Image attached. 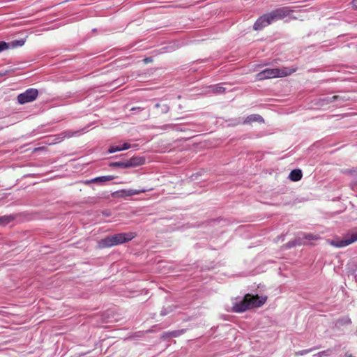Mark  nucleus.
<instances>
[{"label": "nucleus", "instance_id": "obj_1", "mask_svg": "<svg viewBox=\"0 0 357 357\" xmlns=\"http://www.w3.org/2000/svg\"><path fill=\"white\" fill-rule=\"evenodd\" d=\"M291 10L287 7H282L273 10L271 13L260 17L255 23L254 29L261 30L264 27L271 24L278 20H282L288 16Z\"/></svg>", "mask_w": 357, "mask_h": 357}, {"label": "nucleus", "instance_id": "obj_2", "mask_svg": "<svg viewBox=\"0 0 357 357\" xmlns=\"http://www.w3.org/2000/svg\"><path fill=\"white\" fill-rule=\"evenodd\" d=\"M266 296L247 294L243 300L234 305L233 310L236 312H243L248 309L260 307L266 301Z\"/></svg>", "mask_w": 357, "mask_h": 357}, {"label": "nucleus", "instance_id": "obj_3", "mask_svg": "<svg viewBox=\"0 0 357 357\" xmlns=\"http://www.w3.org/2000/svg\"><path fill=\"white\" fill-rule=\"evenodd\" d=\"M295 71L296 68L287 67L280 68H266L256 75V79L257 80H264L266 79L284 77L291 75Z\"/></svg>", "mask_w": 357, "mask_h": 357}, {"label": "nucleus", "instance_id": "obj_4", "mask_svg": "<svg viewBox=\"0 0 357 357\" xmlns=\"http://www.w3.org/2000/svg\"><path fill=\"white\" fill-rule=\"evenodd\" d=\"M135 236V234L132 232L119 233L102 239L98 242V245L101 248L112 247L131 241Z\"/></svg>", "mask_w": 357, "mask_h": 357}, {"label": "nucleus", "instance_id": "obj_5", "mask_svg": "<svg viewBox=\"0 0 357 357\" xmlns=\"http://www.w3.org/2000/svg\"><path fill=\"white\" fill-rule=\"evenodd\" d=\"M357 241V231L346 235L342 239L336 238L331 241V244L335 248L346 247Z\"/></svg>", "mask_w": 357, "mask_h": 357}, {"label": "nucleus", "instance_id": "obj_6", "mask_svg": "<svg viewBox=\"0 0 357 357\" xmlns=\"http://www.w3.org/2000/svg\"><path fill=\"white\" fill-rule=\"evenodd\" d=\"M38 95V91L36 89H28L24 92L17 96V101L23 105L35 100Z\"/></svg>", "mask_w": 357, "mask_h": 357}, {"label": "nucleus", "instance_id": "obj_7", "mask_svg": "<svg viewBox=\"0 0 357 357\" xmlns=\"http://www.w3.org/2000/svg\"><path fill=\"white\" fill-rule=\"evenodd\" d=\"M144 158L140 156H135L130 158L129 160H126L128 168L138 167L144 164Z\"/></svg>", "mask_w": 357, "mask_h": 357}, {"label": "nucleus", "instance_id": "obj_8", "mask_svg": "<svg viewBox=\"0 0 357 357\" xmlns=\"http://www.w3.org/2000/svg\"><path fill=\"white\" fill-rule=\"evenodd\" d=\"M114 178L115 177L114 176H99V177H96L91 180H87L84 182V183L85 184H89L91 183H105L107 181H112V180L114 179Z\"/></svg>", "mask_w": 357, "mask_h": 357}, {"label": "nucleus", "instance_id": "obj_9", "mask_svg": "<svg viewBox=\"0 0 357 357\" xmlns=\"http://www.w3.org/2000/svg\"><path fill=\"white\" fill-rule=\"evenodd\" d=\"M148 191L146 189H142V190H135V189H127V190H122L119 192L120 196L123 197H130L135 195H139L142 192H145Z\"/></svg>", "mask_w": 357, "mask_h": 357}, {"label": "nucleus", "instance_id": "obj_10", "mask_svg": "<svg viewBox=\"0 0 357 357\" xmlns=\"http://www.w3.org/2000/svg\"><path fill=\"white\" fill-rule=\"evenodd\" d=\"M131 147L130 144L125 142L122 145H114L111 146L108 150L109 153H112L116 151H120L123 150H127Z\"/></svg>", "mask_w": 357, "mask_h": 357}, {"label": "nucleus", "instance_id": "obj_11", "mask_svg": "<svg viewBox=\"0 0 357 357\" xmlns=\"http://www.w3.org/2000/svg\"><path fill=\"white\" fill-rule=\"evenodd\" d=\"M252 122H264V119L259 114H251L245 119L243 123L248 124Z\"/></svg>", "mask_w": 357, "mask_h": 357}, {"label": "nucleus", "instance_id": "obj_12", "mask_svg": "<svg viewBox=\"0 0 357 357\" xmlns=\"http://www.w3.org/2000/svg\"><path fill=\"white\" fill-rule=\"evenodd\" d=\"M302 176L303 174L301 170L296 169L292 170L290 172L289 175V178L292 181H298L301 179Z\"/></svg>", "mask_w": 357, "mask_h": 357}, {"label": "nucleus", "instance_id": "obj_13", "mask_svg": "<svg viewBox=\"0 0 357 357\" xmlns=\"http://www.w3.org/2000/svg\"><path fill=\"white\" fill-rule=\"evenodd\" d=\"M225 91V89L220 84L212 85L208 87L207 92L213 93H223Z\"/></svg>", "mask_w": 357, "mask_h": 357}, {"label": "nucleus", "instance_id": "obj_14", "mask_svg": "<svg viewBox=\"0 0 357 357\" xmlns=\"http://www.w3.org/2000/svg\"><path fill=\"white\" fill-rule=\"evenodd\" d=\"M347 100V98L344 96H340V95L329 96V97L326 98V99H324V100H326L327 102H335V101H340L341 102H343L346 101Z\"/></svg>", "mask_w": 357, "mask_h": 357}, {"label": "nucleus", "instance_id": "obj_15", "mask_svg": "<svg viewBox=\"0 0 357 357\" xmlns=\"http://www.w3.org/2000/svg\"><path fill=\"white\" fill-rule=\"evenodd\" d=\"M184 332L183 330H178V331H171V332H167V333H164L163 335V337H178L180 335L183 334Z\"/></svg>", "mask_w": 357, "mask_h": 357}, {"label": "nucleus", "instance_id": "obj_16", "mask_svg": "<svg viewBox=\"0 0 357 357\" xmlns=\"http://www.w3.org/2000/svg\"><path fill=\"white\" fill-rule=\"evenodd\" d=\"M109 166L114 167L128 168L126 160L111 162Z\"/></svg>", "mask_w": 357, "mask_h": 357}, {"label": "nucleus", "instance_id": "obj_17", "mask_svg": "<svg viewBox=\"0 0 357 357\" xmlns=\"http://www.w3.org/2000/svg\"><path fill=\"white\" fill-rule=\"evenodd\" d=\"M25 43V40L24 39L20 40H13L10 43H9L10 47H21Z\"/></svg>", "mask_w": 357, "mask_h": 357}, {"label": "nucleus", "instance_id": "obj_18", "mask_svg": "<svg viewBox=\"0 0 357 357\" xmlns=\"http://www.w3.org/2000/svg\"><path fill=\"white\" fill-rule=\"evenodd\" d=\"M13 220L11 216L3 215L0 217V225H5Z\"/></svg>", "mask_w": 357, "mask_h": 357}, {"label": "nucleus", "instance_id": "obj_19", "mask_svg": "<svg viewBox=\"0 0 357 357\" xmlns=\"http://www.w3.org/2000/svg\"><path fill=\"white\" fill-rule=\"evenodd\" d=\"M79 133V131H76V132H73L71 130H66V131H64L63 132L61 135H62V139H64L66 137L67 138H70L73 136H74L76 134H78Z\"/></svg>", "mask_w": 357, "mask_h": 357}, {"label": "nucleus", "instance_id": "obj_20", "mask_svg": "<svg viewBox=\"0 0 357 357\" xmlns=\"http://www.w3.org/2000/svg\"><path fill=\"white\" fill-rule=\"evenodd\" d=\"M155 107L156 108L160 107L161 109V113H162V114H165V113L168 112L169 110V107L166 104L160 105V103H157V104H155Z\"/></svg>", "mask_w": 357, "mask_h": 357}, {"label": "nucleus", "instance_id": "obj_21", "mask_svg": "<svg viewBox=\"0 0 357 357\" xmlns=\"http://www.w3.org/2000/svg\"><path fill=\"white\" fill-rule=\"evenodd\" d=\"M332 352V350L331 349H328V350H326V351H320L316 354L314 355V357H322L324 356H328L331 354Z\"/></svg>", "mask_w": 357, "mask_h": 357}, {"label": "nucleus", "instance_id": "obj_22", "mask_svg": "<svg viewBox=\"0 0 357 357\" xmlns=\"http://www.w3.org/2000/svg\"><path fill=\"white\" fill-rule=\"evenodd\" d=\"M9 47H10L9 43H7L4 41L0 42V52L8 49Z\"/></svg>", "mask_w": 357, "mask_h": 357}, {"label": "nucleus", "instance_id": "obj_23", "mask_svg": "<svg viewBox=\"0 0 357 357\" xmlns=\"http://www.w3.org/2000/svg\"><path fill=\"white\" fill-rule=\"evenodd\" d=\"M172 307L171 306L167 307V308H163L161 312H160V314L162 316H165V315H167L170 312L172 311Z\"/></svg>", "mask_w": 357, "mask_h": 357}, {"label": "nucleus", "instance_id": "obj_24", "mask_svg": "<svg viewBox=\"0 0 357 357\" xmlns=\"http://www.w3.org/2000/svg\"><path fill=\"white\" fill-rule=\"evenodd\" d=\"M313 350H314L313 348H311L309 349L301 350V351L296 352V355H304L305 354L312 351Z\"/></svg>", "mask_w": 357, "mask_h": 357}, {"label": "nucleus", "instance_id": "obj_25", "mask_svg": "<svg viewBox=\"0 0 357 357\" xmlns=\"http://www.w3.org/2000/svg\"><path fill=\"white\" fill-rule=\"evenodd\" d=\"M351 5H352L353 8L357 10V0H353L351 1Z\"/></svg>", "mask_w": 357, "mask_h": 357}, {"label": "nucleus", "instance_id": "obj_26", "mask_svg": "<svg viewBox=\"0 0 357 357\" xmlns=\"http://www.w3.org/2000/svg\"><path fill=\"white\" fill-rule=\"evenodd\" d=\"M306 238H307V239H314V236L312 234H307L306 236Z\"/></svg>", "mask_w": 357, "mask_h": 357}, {"label": "nucleus", "instance_id": "obj_27", "mask_svg": "<svg viewBox=\"0 0 357 357\" xmlns=\"http://www.w3.org/2000/svg\"><path fill=\"white\" fill-rule=\"evenodd\" d=\"M347 357H353L351 355H348Z\"/></svg>", "mask_w": 357, "mask_h": 357}]
</instances>
